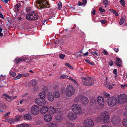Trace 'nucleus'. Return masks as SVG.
Segmentation results:
<instances>
[{
    "label": "nucleus",
    "instance_id": "obj_24",
    "mask_svg": "<svg viewBox=\"0 0 127 127\" xmlns=\"http://www.w3.org/2000/svg\"><path fill=\"white\" fill-rule=\"evenodd\" d=\"M21 4L19 3H17V4L14 6V9L17 11H19V8L21 6Z\"/></svg>",
    "mask_w": 127,
    "mask_h": 127
},
{
    "label": "nucleus",
    "instance_id": "obj_5",
    "mask_svg": "<svg viewBox=\"0 0 127 127\" xmlns=\"http://www.w3.org/2000/svg\"><path fill=\"white\" fill-rule=\"evenodd\" d=\"M75 101L77 102L80 101L85 105L87 104L89 102L87 97L85 96H83L82 95L77 96L75 99Z\"/></svg>",
    "mask_w": 127,
    "mask_h": 127
},
{
    "label": "nucleus",
    "instance_id": "obj_58",
    "mask_svg": "<svg viewBox=\"0 0 127 127\" xmlns=\"http://www.w3.org/2000/svg\"><path fill=\"white\" fill-rule=\"evenodd\" d=\"M121 86L122 88L124 89L126 87H127V84L124 85H121Z\"/></svg>",
    "mask_w": 127,
    "mask_h": 127
},
{
    "label": "nucleus",
    "instance_id": "obj_17",
    "mask_svg": "<svg viewBox=\"0 0 127 127\" xmlns=\"http://www.w3.org/2000/svg\"><path fill=\"white\" fill-rule=\"evenodd\" d=\"M47 98L50 101L52 102L54 100V96L51 93L49 92L47 94Z\"/></svg>",
    "mask_w": 127,
    "mask_h": 127
},
{
    "label": "nucleus",
    "instance_id": "obj_2",
    "mask_svg": "<svg viewBox=\"0 0 127 127\" xmlns=\"http://www.w3.org/2000/svg\"><path fill=\"white\" fill-rule=\"evenodd\" d=\"M26 18L28 20L34 21L36 20L38 18V16L37 13L34 11H32L27 14Z\"/></svg>",
    "mask_w": 127,
    "mask_h": 127
},
{
    "label": "nucleus",
    "instance_id": "obj_13",
    "mask_svg": "<svg viewBox=\"0 0 127 127\" xmlns=\"http://www.w3.org/2000/svg\"><path fill=\"white\" fill-rule=\"evenodd\" d=\"M50 7V5L49 4V1L46 0L44 3H43L41 5L38 6V8L40 9V8L42 9L45 8H49Z\"/></svg>",
    "mask_w": 127,
    "mask_h": 127
},
{
    "label": "nucleus",
    "instance_id": "obj_15",
    "mask_svg": "<svg viewBox=\"0 0 127 127\" xmlns=\"http://www.w3.org/2000/svg\"><path fill=\"white\" fill-rule=\"evenodd\" d=\"M2 97L8 101H11L12 100L11 97L6 94H3L2 96Z\"/></svg>",
    "mask_w": 127,
    "mask_h": 127
},
{
    "label": "nucleus",
    "instance_id": "obj_32",
    "mask_svg": "<svg viewBox=\"0 0 127 127\" xmlns=\"http://www.w3.org/2000/svg\"><path fill=\"white\" fill-rule=\"evenodd\" d=\"M67 126L68 127H74L75 125V124L72 123L68 122L67 124Z\"/></svg>",
    "mask_w": 127,
    "mask_h": 127
},
{
    "label": "nucleus",
    "instance_id": "obj_51",
    "mask_svg": "<svg viewBox=\"0 0 127 127\" xmlns=\"http://www.w3.org/2000/svg\"><path fill=\"white\" fill-rule=\"evenodd\" d=\"M108 64L110 66H111L113 65V62L111 60L109 63H108Z\"/></svg>",
    "mask_w": 127,
    "mask_h": 127
},
{
    "label": "nucleus",
    "instance_id": "obj_14",
    "mask_svg": "<svg viewBox=\"0 0 127 127\" xmlns=\"http://www.w3.org/2000/svg\"><path fill=\"white\" fill-rule=\"evenodd\" d=\"M67 117L70 120H74L76 118L77 116L75 113L70 112L68 114Z\"/></svg>",
    "mask_w": 127,
    "mask_h": 127
},
{
    "label": "nucleus",
    "instance_id": "obj_25",
    "mask_svg": "<svg viewBox=\"0 0 127 127\" xmlns=\"http://www.w3.org/2000/svg\"><path fill=\"white\" fill-rule=\"evenodd\" d=\"M29 84L32 86H35L37 84V82L36 80H32L30 81Z\"/></svg>",
    "mask_w": 127,
    "mask_h": 127
},
{
    "label": "nucleus",
    "instance_id": "obj_33",
    "mask_svg": "<svg viewBox=\"0 0 127 127\" xmlns=\"http://www.w3.org/2000/svg\"><path fill=\"white\" fill-rule=\"evenodd\" d=\"M29 125L26 124H24L18 125L17 127H29Z\"/></svg>",
    "mask_w": 127,
    "mask_h": 127
},
{
    "label": "nucleus",
    "instance_id": "obj_47",
    "mask_svg": "<svg viewBox=\"0 0 127 127\" xmlns=\"http://www.w3.org/2000/svg\"><path fill=\"white\" fill-rule=\"evenodd\" d=\"M91 53L95 57L97 56H98V53L96 51L91 52Z\"/></svg>",
    "mask_w": 127,
    "mask_h": 127
},
{
    "label": "nucleus",
    "instance_id": "obj_18",
    "mask_svg": "<svg viewBox=\"0 0 127 127\" xmlns=\"http://www.w3.org/2000/svg\"><path fill=\"white\" fill-rule=\"evenodd\" d=\"M44 118L45 121L49 122L52 119V117L49 114H46L44 116Z\"/></svg>",
    "mask_w": 127,
    "mask_h": 127
},
{
    "label": "nucleus",
    "instance_id": "obj_40",
    "mask_svg": "<svg viewBox=\"0 0 127 127\" xmlns=\"http://www.w3.org/2000/svg\"><path fill=\"white\" fill-rule=\"evenodd\" d=\"M21 77H28L29 75V74L28 73H23L19 74Z\"/></svg>",
    "mask_w": 127,
    "mask_h": 127
},
{
    "label": "nucleus",
    "instance_id": "obj_27",
    "mask_svg": "<svg viewBox=\"0 0 127 127\" xmlns=\"http://www.w3.org/2000/svg\"><path fill=\"white\" fill-rule=\"evenodd\" d=\"M48 127H57V125L55 123H50L48 125Z\"/></svg>",
    "mask_w": 127,
    "mask_h": 127
},
{
    "label": "nucleus",
    "instance_id": "obj_23",
    "mask_svg": "<svg viewBox=\"0 0 127 127\" xmlns=\"http://www.w3.org/2000/svg\"><path fill=\"white\" fill-rule=\"evenodd\" d=\"M53 95L55 98H58L60 97V94L59 92L56 91L54 93Z\"/></svg>",
    "mask_w": 127,
    "mask_h": 127
},
{
    "label": "nucleus",
    "instance_id": "obj_48",
    "mask_svg": "<svg viewBox=\"0 0 127 127\" xmlns=\"http://www.w3.org/2000/svg\"><path fill=\"white\" fill-rule=\"evenodd\" d=\"M103 2V4L105 5H107L108 4V2L107 0H104Z\"/></svg>",
    "mask_w": 127,
    "mask_h": 127
},
{
    "label": "nucleus",
    "instance_id": "obj_20",
    "mask_svg": "<svg viewBox=\"0 0 127 127\" xmlns=\"http://www.w3.org/2000/svg\"><path fill=\"white\" fill-rule=\"evenodd\" d=\"M56 110L53 107H50L48 108V112L50 114H53L55 113Z\"/></svg>",
    "mask_w": 127,
    "mask_h": 127
},
{
    "label": "nucleus",
    "instance_id": "obj_42",
    "mask_svg": "<svg viewBox=\"0 0 127 127\" xmlns=\"http://www.w3.org/2000/svg\"><path fill=\"white\" fill-rule=\"evenodd\" d=\"M58 9L59 10L61 9L62 6L61 2L59 1L58 4Z\"/></svg>",
    "mask_w": 127,
    "mask_h": 127
},
{
    "label": "nucleus",
    "instance_id": "obj_38",
    "mask_svg": "<svg viewBox=\"0 0 127 127\" xmlns=\"http://www.w3.org/2000/svg\"><path fill=\"white\" fill-rule=\"evenodd\" d=\"M85 61L86 63H89L90 65H93L94 64V63L92 62H90V60L88 59H85Z\"/></svg>",
    "mask_w": 127,
    "mask_h": 127
},
{
    "label": "nucleus",
    "instance_id": "obj_28",
    "mask_svg": "<svg viewBox=\"0 0 127 127\" xmlns=\"http://www.w3.org/2000/svg\"><path fill=\"white\" fill-rule=\"evenodd\" d=\"M40 98L44 99L45 97V91L42 92L40 93L39 94Z\"/></svg>",
    "mask_w": 127,
    "mask_h": 127
},
{
    "label": "nucleus",
    "instance_id": "obj_52",
    "mask_svg": "<svg viewBox=\"0 0 127 127\" xmlns=\"http://www.w3.org/2000/svg\"><path fill=\"white\" fill-rule=\"evenodd\" d=\"M10 74H11L12 77L15 76L16 74V73L14 72H13L11 73L10 72Z\"/></svg>",
    "mask_w": 127,
    "mask_h": 127
},
{
    "label": "nucleus",
    "instance_id": "obj_11",
    "mask_svg": "<svg viewBox=\"0 0 127 127\" xmlns=\"http://www.w3.org/2000/svg\"><path fill=\"white\" fill-rule=\"evenodd\" d=\"M111 121L114 125L117 126L120 123V119L117 116H114L112 117Z\"/></svg>",
    "mask_w": 127,
    "mask_h": 127
},
{
    "label": "nucleus",
    "instance_id": "obj_45",
    "mask_svg": "<svg viewBox=\"0 0 127 127\" xmlns=\"http://www.w3.org/2000/svg\"><path fill=\"white\" fill-rule=\"evenodd\" d=\"M65 65L66 66L69 67L71 69H73V67L71 66L68 63H66L65 64Z\"/></svg>",
    "mask_w": 127,
    "mask_h": 127
},
{
    "label": "nucleus",
    "instance_id": "obj_49",
    "mask_svg": "<svg viewBox=\"0 0 127 127\" xmlns=\"http://www.w3.org/2000/svg\"><path fill=\"white\" fill-rule=\"evenodd\" d=\"M21 78V76L20 75H19V74H18V76H16L14 78V80H16L19 79L20 78Z\"/></svg>",
    "mask_w": 127,
    "mask_h": 127
},
{
    "label": "nucleus",
    "instance_id": "obj_8",
    "mask_svg": "<svg viewBox=\"0 0 127 127\" xmlns=\"http://www.w3.org/2000/svg\"><path fill=\"white\" fill-rule=\"evenodd\" d=\"M127 99V96L124 94H121L119 96L118 103L120 104L125 103Z\"/></svg>",
    "mask_w": 127,
    "mask_h": 127
},
{
    "label": "nucleus",
    "instance_id": "obj_3",
    "mask_svg": "<svg viewBox=\"0 0 127 127\" xmlns=\"http://www.w3.org/2000/svg\"><path fill=\"white\" fill-rule=\"evenodd\" d=\"M75 93V90L72 85H68L65 90V94L68 97L73 95Z\"/></svg>",
    "mask_w": 127,
    "mask_h": 127
},
{
    "label": "nucleus",
    "instance_id": "obj_50",
    "mask_svg": "<svg viewBox=\"0 0 127 127\" xmlns=\"http://www.w3.org/2000/svg\"><path fill=\"white\" fill-rule=\"evenodd\" d=\"M100 120V117L99 116H97L96 119V121L97 122H99Z\"/></svg>",
    "mask_w": 127,
    "mask_h": 127
},
{
    "label": "nucleus",
    "instance_id": "obj_55",
    "mask_svg": "<svg viewBox=\"0 0 127 127\" xmlns=\"http://www.w3.org/2000/svg\"><path fill=\"white\" fill-rule=\"evenodd\" d=\"M59 41H58L56 40L54 42V44L55 45V46H57L58 45V44H59Z\"/></svg>",
    "mask_w": 127,
    "mask_h": 127
},
{
    "label": "nucleus",
    "instance_id": "obj_19",
    "mask_svg": "<svg viewBox=\"0 0 127 127\" xmlns=\"http://www.w3.org/2000/svg\"><path fill=\"white\" fill-rule=\"evenodd\" d=\"M97 100L98 104L100 105L104 104V101L103 98L102 96H99L97 98Z\"/></svg>",
    "mask_w": 127,
    "mask_h": 127
},
{
    "label": "nucleus",
    "instance_id": "obj_39",
    "mask_svg": "<svg viewBox=\"0 0 127 127\" xmlns=\"http://www.w3.org/2000/svg\"><path fill=\"white\" fill-rule=\"evenodd\" d=\"M125 20V18H123L121 17L120 21L119 23L121 25H122L124 23V22Z\"/></svg>",
    "mask_w": 127,
    "mask_h": 127
},
{
    "label": "nucleus",
    "instance_id": "obj_1",
    "mask_svg": "<svg viewBox=\"0 0 127 127\" xmlns=\"http://www.w3.org/2000/svg\"><path fill=\"white\" fill-rule=\"evenodd\" d=\"M82 79L83 80L82 82L85 86H90L94 84L95 80L94 79L90 77H83Z\"/></svg>",
    "mask_w": 127,
    "mask_h": 127
},
{
    "label": "nucleus",
    "instance_id": "obj_9",
    "mask_svg": "<svg viewBox=\"0 0 127 127\" xmlns=\"http://www.w3.org/2000/svg\"><path fill=\"white\" fill-rule=\"evenodd\" d=\"M31 111L33 115H37L38 114L39 111L38 106L37 105L33 106L31 108Z\"/></svg>",
    "mask_w": 127,
    "mask_h": 127
},
{
    "label": "nucleus",
    "instance_id": "obj_59",
    "mask_svg": "<svg viewBox=\"0 0 127 127\" xmlns=\"http://www.w3.org/2000/svg\"><path fill=\"white\" fill-rule=\"evenodd\" d=\"M82 1L84 2L82 3L83 5H85L87 3V0H83Z\"/></svg>",
    "mask_w": 127,
    "mask_h": 127
},
{
    "label": "nucleus",
    "instance_id": "obj_22",
    "mask_svg": "<svg viewBox=\"0 0 127 127\" xmlns=\"http://www.w3.org/2000/svg\"><path fill=\"white\" fill-rule=\"evenodd\" d=\"M55 119L57 122H61L63 119V117L61 115H58L55 117Z\"/></svg>",
    "mask_w": 127,
    "mask_h": 127
},
{
    "label": "nucleus",
    "instance_id": "obj_29",
    "mask_svg": "<svg viewBox=\"0 0 127 127\" xmlns=\"http://www.w3.org/2000/svg\"><path fill=\"white\" fill-rule=\"evenodd\" d=\"M46 1V0H38L36 1V3L37 4H39V5L42 4Z\"/></svg>",
    "mask_w": 127,
    "mask_h": 127
},
{
    "label": "nucleus",
    "instance_id": "obj_53",
    "mask_svg": "<svg viewBox=\"0 0 127 127\" xmlns=\"http://www.w3.org/2000/svg\"><path fill=\"white\" fill-rule=\"evenodd\" d=\"M99 10L101 12H104L105 11V10L104 9L102 8L101 7L99 8Z\"/></svg>",
    "mask_w": 127,
    "mask_h": 127
},
{
    "label": "nucleus",
    "instance_id": "obj_16",
    "mask_svg": "<svg viewBox=\"0 0 127 127\" xmlns=\"http://www.w3.org/2000/svg\"><path fill=\"white\" fill-rule=\"evenodd\" d=\"M48 108L46 106H44L40 109V113L43 114H44L48 111Z\"/></svg>",
    "mask_w": 127,
    "mask_h": 127
},
{
    "label": "nucleus",
    "instance_id": "obj_36",
    "mask_svg": "<svg viewBox=\"0 0 127 127\" xmlns=\"http://www.w3.org/2000/svg\"><path fill=\"white\" fill-rule=\"evenodd\" d=\"M96 101L95 99H92L90 101V104L91 105L94 106L95 105Z\"/></svg>",
    "mask_w": 127,
    "mask_h": 127
},
{
    "label": "nucleus",
    "instance_id": "obj_4",
    "mask_svg": "<svg viewBox=\"0 0 127 127\" xmlns=\"http://www.w3.org/2000/svg\"><path fill=\"white\" fill-rule=\"evenodd\" d=\"M100 120L104 123H106L109 122V117L108 113L106 111L103 112L100 114Z\"/></svg>",
    "mask_w": 127,
    "mask_h": 127
},
{
    "label": "nucleus",
    "instance_id": "obj_30",
    "mask_svg": "<svg viewBox=\"0 0 127 127\" xmlns=\"http://www.w3.org/2000/svg\"><path fill=\"white\" fill-rule=\"evenodd\" d=\"M122 124L124 126L127 127V118L124 119L123 121Z\"/></svg>",
    "mask_w": 127,
    "mask_h": 127
},
{
    "label": "nucleus",
    "instance_id": "obj_12",
    "mask_svg": "<svg viewBox=\"0 0 127 127\" xmlns=\"http://www.w3.org/2000/svg\"><path fill=\"white\" fill-rule=\"evenodd\" d=\"M35 101L37 105L40 106L44 105L46 103L44 100L39 98H36L35 100Z\"/></svg>",
    "mask_w": 127,
    "mask_h": 127
},
{
    "label": "nucleus",
    "instance_id": "obj_57",
    "mask_svg": "<svg viewBox=\"0 0 127 127\" xmlns=\"http://www.w3.org/2000/svg\"><path fill=\"white\" fill-rule=\"evenodd\" d=\"M104 96L106 97H108L110 96V94H107L106 93H104Z\"/></svg>",
    "mask_w": 127,
    "mask_h": 127
},
{
    "label": "nucleus",
    "instance_id": "obj_60",
    "mask_svg": "<svg viewBox=\"0 0 127 127\" xmlns=\"http://www.w3.org/2000/svg\"><path fill=\"white\" fill-rule=\"evenodd\" d=\"M38 90V87H34L33 89V91H36Z\"/></svg>",
    "mask_w": 127,
    "mask_h": 127
},
{
    "label": "nucleus",
    "instance_id": "obj_34",
    "mask_svg": "<svg viewBox=\"0 0 127 127\" xmlns=\"http://www.w3.org/2000/svg\"><path fill=\"white\" fill-rule=\"evenodd\" d=\"M68 77V76L64 75V74H62L60 77V78L62 79H66Z\"/></svg>",
    "mask_w": 127,
    "mask_h": 127
},
{
    "label": "nucleus",
    "instance_id": "obj_26",
    "mask_svg": "<svg viewBox=\"0 0 127 127\" xmlns=\"http://www.w3.org/2000/svg\"><path fill=\"white\" fill-rule=\"evenodd\" d=\"M24 118L28 120H30L32 119L31 114H27L24 115Z\"/></svg>",
    "mask_w": 127,
    "mask_h": 127
},
{
    "label": "nucleus",
    "instance_id": "obj_44",
    "mask_svg": "<svg viewBox=\"0 0 127 127\" xmlns=\"http://www.w3.org/2000/svg\"><path fill=\"white\" fill-rule=\"evenodd\" d=\"M10 113V112H8V113H6L4 116V118H8L9 117V115Z\"/></svg>",
    "mask_w": 127,
    "mask_h": 127
},
{
    "label": "nucleus",
    "instance_id": "obj_64",
    "mask_svg": "<svg viewBox=\"0 0 127 127\" xmlns=\"http://www.w3.org/2000/svg\"><path fill=\"white\" fill-rule=\"evenodd\" d=\"M72 81L75 84L78 85L77 82L76 80L73 79Z\"/></svg>",
    "mask_w": 127,
    "mask_h": 127
},
{
    "label": "nucleus",
    "instance_id": "obj_41",
    "mask_svg": "<svg viewBox=\"0 0 127 127\" xmlns=\"http://www.w3.org/2000/svg\"><path fill=\"white\" fill-rule=\"evenodd\" d=\"M65 57V55L64 54H63L62 53H60L59 54V57L61 59H64Z\"/></svg>",
    "mask_w": 127,
    "mask_h": 127
},
{
    "label": "nucleus",
    "instance_id": "obj_63",
    "mask_svg": "<svg viewBox=\"0 0 127 127\" xmlns=\"http://www.w3.org/2000/svg\"><path fill=\"white\" fill-rule=\"evenodd\" d=\"M114 86V85L113 84H111L109 86V89H112L113 87V86Z\"/></svg>",
    "mask_w": 127,
    "mask_h": 127
},
{
    "label": "nucleus",
    "instance_id": "obj_54",
    "mask_svg": "<svg viewBox=\"0 0 127 127\" xmlns=\"http://www.w3.org/2000/svg\"><path fill=\"white\" fill-rule=\"evenodd\" d=\"M117 69H115L113 70V72L115 75H117Z\"/></svg>",
    "mask_w": 127,
    "mask_h": 127
},
{
    "label": "nucleus",
    "instance_id": "obj_31",
    "mask_svg": "<svg viewBox=\"0 0 127 127\" xmlns=\"http://www.w3.org/2000/svg\"><path fill=\"white\" fill-rule=\"evenodd\" d=\"M6 122L11 124H12L14 123V122H15V121L13 119H9L7 120Z\"/></svg>",
    "mask_w": 127,
    "mask_h": 127
},
{
    "label": "nucleus",
    "instance_id": "obj_6",
    "mask_svg": "<svg viewBox=\"0 0 127 127\" xmlns=\"http://www.w3.org/2000/svg\"><path fill=\"white\" fill-rule=\"evenodd\" d=\"M81 106L80 104H74L72 106L71 108L73 112L75 114H79L82 112Z\"/></svg>",
    "mask_w": 127,
    "mask_h": 127
},
{
    "label": "nucleus",
    "instance_id": "obj_35",
    "mask_svg": "<svg viewBox=\"0 0 127 127\" xmlns=\"http://www.w3.org/2000/svg\"><path fill=\"white\" fill-rule=\"evenodd\" d=\"M115 60L116 61V62H118V63L119 64H121L122 63V61L121 59L118 57H116L115 58Z\"/></svg>",
    "mask_w": 127,
    "mask_h": 127
},
{
    "label": "nucleus",
    "instance_id": "obj_7",
    "mask_svg": "<svg viewBox=\"0 0 127 127\" xmlns=\"http://www.w3.org/2000/svg\"><path fill=\"white\" fill-rule=\"evenodd\" d=\"M107 102L109 106L112 107L118 103V101L116 98L114 97H111L108 99Z\"/></svg>",
    "mask_w": 127,
    "mask_h": 127
},
{
    "label": "nucleus",
    "instance_id": "obj_62",
    "mask_svg": "<svg viewBox=\"0 0 127 127\" xmlns=\"http://www.w3.org/2000/svg\"><path fill=\"white\" fill-rule=\"evenodd\" d=\"M100 22L102 24H104L106 22V21L105 20H101Z\"/></svg>",
    "mask_w": 127,
    "mask_h": 127
},
{
    "label": "nucleus",
    "instance_id": "obj_56",
    "mask_svg": "<svg viewBox=\"0 0 127 127\" xmlns=\"http://www.w3.org/2000/svg\"><path fill=\"white\" fill-rule=\"evenodd\" d=\"M115 64L120 67H121L122 66V65L120 64H119L118 63V62H116Z\"/></svg>",
    "mask_w": 127,
    "mask_h": 127
},
{
    "label": "nucleus",
    "instance_id": "obj_46",
    "mask_svg": "<svg viewBox=\"0 0 127 127\" xmlns=\"http://www.w3.org/2000/svg\"><path fill=\"white\" fill-rule=\"evenodd\" d=\"M119 2L122 6H125V3L124 0H120Z\"/></svg>",
    "mask_w": 127,
    "mask_h": 127
},
{
    "label": "nucleus",
    "instance_id": "obj_61",
    "mask_svg": "<svg viewBox=\"0 0 127 127\" xmlns=\"http://www.w3.org/2000/svg\"><path fill=\"white\" fill-rule=\"evenodd\" d=\"M102 53L103 54L105 55H107L108 54V52L104 50L102 51Z\"/></svg>",
    "mask_w": 127,
    "mask_h": 127
},
{
    "label": "nucleus",
    "instance_id": "obj_10",
    "mask_svg": "<svg viewBox=\"0 0 127 127\" xmlns=\"http://www.w3.org/2000/svg\"><path fill=\"white\" fill-rule=\"evenodd\" d=\"M84 125L86 127H92L94 125V123L91 119H88L84 120Z\"/></svg>",
    "mask_w": 127,
    "mask_h": 127
},
{
    "label": "nucleus",
    "instance_id": "obj_37",
    "mask_svg": "<svg viewBox=\"0 0 127 127\" xmlns=\"http://www.w3.org/2000/svg\"><path fill=\"white\" fill-rule=\"evenodd\" d=\"M22 117L20 115L16 116L15 117V121H19L21 118Z\"/></svg>",
    "mask_w": 127,
    "mask_h": 127
},
{
    "label": "nucleus",
    "instance_id": "obj_43",
    "mask_svg": "<svg viewBox=\"0 0 127 127\" xmlns=\"http://www.w3.org/2000/svg\"><path fill=\"white\" fill-rule=\"evenodd\" d=\"M110 11L111 12L114 14L116 16H118V14L117 12H116L115 10H114L113 9L111 10Z\"/></svg>",
    "mask_w": 127,
    "mask_h": 127
},
{
    "label": "nucleus",
    "instance_id": "obj_21",
    "mask_svg": "<svg viewBox=\"0 0 127 127\" xmlns=\"http://www.w3.org/2000/svg\"><path fill=\"white\" fill-rule=\"evenodd\" d=\"M27 59L26 57H21L18 59H16L15 60V62L16 64H18L19 62L21 61H24Z\"/></svg>",
    "mask_w": 127,
    "mask_h": 127
}]
</instances>
